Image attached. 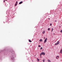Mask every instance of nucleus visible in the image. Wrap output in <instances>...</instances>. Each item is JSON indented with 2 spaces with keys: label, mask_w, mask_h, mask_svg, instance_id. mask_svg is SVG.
<instances>
[{
  "label": "nucleus",
  "mask_w": 62,
  "mask_h": 62,
  "mask_svg": "<svg viewBox=\"0 0 62 62\" xmlns=\"http://www.w3.org/2000/svg\"><path fill=\"white\" fill-rule=\"evenodd\" d=\"M56 59H57L58 58H59V56H56Z\"/></svg>",
  "instance_id": "8"
},
{
  "label": "nucleus",
  "mask_w": 62,
  "mask_h": 62,
  "mask_svg": "<svg viewBox=\"0 0 62 62\" xmlns=\"http://www.w3.org/2000/svg\"><path fill=\"white\" fill-rule=\"evenodd\" d=\"M37 60L38 61H39V59L38 58H37Z\"/></svg>",
  "instance_id": "15"
},
{
  "label": "nucleus",
  "mask_w": 62,
  "mask_h": 62,
  "mask_svg": "<svg viewBox=\"0 0 62 62\" xmlns=\"http://www.w3.org/2000/svg\"><path fill=\"white\" fill-rule=\"evenodd\" d=\"M55 22H56V20H55Z\"/></svg>",
  "instance_id": "23"
},
{
  "label": "nucleus",
  "mask_w": 62,
  "mask_h": 62,
  "mask_svg": "<svg viewBox=\"0 0 62 62\" xmlns=\"http://www.w3.org/2000/svg\"><path fill=\"white\" fill-rule=\"evenodd\" d=\"M48 31H50V29L49 28H48Z\"/></svg>",
  "instance_id": "13"
},
{
  "label": "nucleus",
  "mask_w": 62,
  "mask_h": 62,
  "mask_svg": "<svg viewBox=\"0 0 62 62\" xmlns=\"http://www.w3.org/2000/svg\"><path fill=\"white\" fill-rule=\"evenodd\" d=\"M54 34H55L54 33H53V35H54Z\"/></svg>",
  "instance_id": "24"
},
{
  "label": "nucleus",
  "mask_w": 62,
  "mask_h": 62,
  "mask_svg": "<svg viewBox=\"0 0 62 62\" xmlns=\"http://www.w3.org/2000/svg\"><path fill=\"white\" fill-rule=\"evenodd\" d=\"M38 47H41V46H40V45H39V46H38Z\"/></svg>",
  "instance_id": "17"
},
{
  "label": "nucleus",
  "mask_w": 62,
  "mask_h": 62,
  "mask_svg": "<svg viewBox=\"0 0 62 62\" xmlns=\"http://www.w3.org/2000/svg\"><path fill=\"white\" fill-rule=\"evenodd\" d=\"M61 53V54H62V49H61L60 51V53Z\"/></svg>",
  "instance_id": "6"
},
{
  "label": "nucleus",
  "mask_w": 62,
  "mask_h": 62,
  "mask_svg": "<svg viewBox=\"0 0 62 62\" xmlns=\"http://www.w3.org/2000/svg\"><path fill=\"white\" fill-rule=\"evenodd\" d=\"M45 33V31H43L42 33V34H44Z\"/></svg>",
  "instance_id": "5"
},
{
  "label": "nucleus",
  "mask_w": 62,
  "mask_h": 62,
  "mask_svg": "<svg viewBox=\"0 0 62 62\" xmlns=\"http://www.w3.org/2000/svg\"><path fill=\"white\" fill-rule=\"evenodd\" d=\"M39 41H42V39H40Z\"/></svg>",
  "instance_id": "10"
},
{
  "label": "nucleus",
  "mask_w": 62,
  "mask_h": 62,
  "mask_svg": "<svg viewBox=\"0 0 62 62\" xmlns=\"http://www.w3.org/2000/svg\"><path fill=\"white\" fill-rule=\"evenodd\" d=\"M45 55V53H44V52H42L40 54V56H41V55Z\"/></svg>",
  "instance_id": "1"
},
{
  "label": "nucleus",
  "mask_w": 62,
  "mask_h": 62,
  "mask_svg": "<svg viewBox=\"0 0 62 62\" xmlns=\"http://www.w3.org/2000/svg\"><path fill=\"white\" fill-rule=\"evenodd\" d=\"M57 44H58V45L59 44V41H58L57 42Z\"/></svg>",
  "instance_id": "11"
},
{
  "label": "nucleus",
  "mask_w": 62,
  "mask_h": 62,
  "mask_svg": "<svg viewBox=\"0 0 62 62\" xmlns=\"http://www.w3.org/2000/svg\"><path fill=\"white\" fill-rule=\"evenodd\" d=\"M5 0V1H7V0Z\"/></svg>",
  "instance_id": "27"
},
{
  "label": "nucleus",
  "mask_w": 62,
  "mask_h": 62,
  "mask_svg": "<svg viewBox=\"0 0 62 62\" xmlns=\"http://www.w3.org/2000/svg\"><path fill=\"white\" fill-rule=\"evenodd\" d=\"M45 37L44 38V39H45Z\"/></svg>",
  "instance_id": "25"
},
{
  "label": "nucleus",
  "mask_w": 62,
  "mask_h": 62,
  "mask_svg": "<svg viewBox=\"0 0 62 62\" xmlns=\"http://www.w3.org/2000/svg\"><path fill=\"white\" fill-rule=\"evenodd\" d=\"M4 2H5V0H4L3 1Z\"/></svg>",
  "instance_id": "22"
},
{
  "label": "nucleus",
  "mask_w": 62,
  "mask_h": 62,
  "mask_svg": "<svg viewBox=\"0 0 62 62\" xmlns=\"http://www.w3.org/2000/svg\"><path fill=\"white\" fill-rule=\"evenodd\" d=\"M58 45V44H57V43H56L55 44V45Z\"/></svg>",
  "instance_id": "12"
},
{
  "label": "nucleus",
  "mask_w": 62,
  "mask_h": 62,
  "mask_svg": "<svg viewBox=\"0 0 62 62\" xmlns=\"http://www.w3.org/2000/svg\"><path fill=\"white\" fill-rule=\"evenodd\" d=\"M18 4V1H16V4H15V6H16Z\"/></svg>",
  "instance_id": "4"
},
{
  "label": "nucleus",
  "mask_w": 62,
  "mask_h": 62,
  "mask_svg": "<svg viewBox=\"0 0 62 62\" xmlns=\"http://www.w3.org/2000/svg\"><path fill=\"white\" fill-rule=\"evenodd\" d=\"M47 38H46L44 42L45 43H46V41H47Z\"/></svg>",
  "instance_id": "2"
},
{
  "label": "nucleus",
  "mask_w": 62,
  "mask_h": 62,
  "mask_svg": "<svg viewBox=\"0 0 62 62\" xmlns=\"http://www.w3.org/2000/svg\"><path fill=\"white\" fill-rule=\"evenodd\" d=\"M48 19H49V20H50V18H48Z\"/></svg>",
  "instance_id": "26"
},
{
  "label": "nucleus",
  "mask_w": 62,
  "mask_h": 62,
  "mask_svg": "<svg viewBox=\"0 0 62 62\" xmlns=\"http://www.w3.org/2000/svg\"><path fill=\"white\" fill-rule=\"evenodd\" d=\"M48 62H51V61H50V60H48Z\"/></svg>",
  "instance_id": "14"
},
{
  "label": "nucleus",
  "mask_w": 62,
  "mask_h": 62,
  "mask_svg": "<svg viewBox=\"0 0 62 62\" xmlns=\"http://www.w3.org/2000/svg\"><path fill=\"white\" fill-rule=\"evenodd\" d=\"M29 41L30 42H32V41H31V40L30 39H29Z\"/></svg>",
  "instance_id": "9"
},
{
  "label": "nucleus",
  "mask_w": 62,
  "mask_h": 62,
  "mask_svg": "<svg viewBox=\"0 0 62 62\" xmlns=\"http://www.w3.org/2000/svg\"><path fill=\"white\" fill-rule=\"evenodd\" d=\"M22 3L23 1H21L19 3V4H22Z\"/></svg>",
  "instance_id": "7"
},
{
  "label": "nucleus",
  "mask_w": 62,
  "mask_h": 62,
  "mask_svg": "<svg viewBox=\"0 0 62 62\" xmlns=\"http://www.w3.org/2000/svg\"><path fill=\"white\" fill-rule=\"evenodd\" d=\"M50 26H51V25H52V23H51L50 24Z\"/></svg>",
  "instance_id": "21"
},
{
  "label": "nucleus",
  "mask_w": 62,
  "mask_h": 62,
  "mask_svg": "<svg viewBox=\"0 0 62 62\" xmlns=\"http://www.w3.org/2000/svg\"><path fill=\"white\" fill-rule=\"evenodd\" d=\"M14 57L13 56H11V59H12V60H14Z\"/></svg>",
  "instance_id": "3"
},
{
  "label": "nucleus",
  "mask_w": 62,
  "mask_h": 62,
  "mask_svg": "<svg viewBox=\"0 0 62 62\" xmlns=\"http://www.w3.org/2000/svg\"><path fill=\"white\" fill-rule=\"evenodd\" d=\"M43 62H45V61L44 60H43Z\"/></svg>",
  "instance_id": "20"
},
{
  "label": "nucleus",
  "mask_w": 62,
  "mask_h": 62,
  "mask_svg": "<svg viewBox=\"0 0 62 62\" xmlns=\"http://www.w3.org/2000/svg\"><path fill=\"white\" fill-rule=\"evenodd\" d=\"M41 49H42V47H41L40 48V50H41Z\"/></svg>",
  "instance_id": "18"
},
{
  "label": "nucleus",
  "mask_w": 62,
  "mask_h": 62,
  "mask_svg": "<svg viewBox=\"0 0 62 62\" xmlns=\"http://www.w3.org/2000/svg\"><path fill=\"white\" fill-rule=\"evenodd\" d=\"M53 28H52V31H51L52 32H53Z\"/></svg>",
  "instance_id": "16"
},
{
  "label": "nucleus",
  "mask_w": 62,
  "mask_h": 62,
  "mask_svg": "<svg viewBox=\"0 0 62 62\" xmlns=\"http://www.w3.org/2000/svg\"><path fill=\"white\" fill-rule=\"evenodd\" d=\"M60 32H61V33H62V30H61L60 31Z\"/></svg>",
  "instance_id": "19"
}]
</instances>
